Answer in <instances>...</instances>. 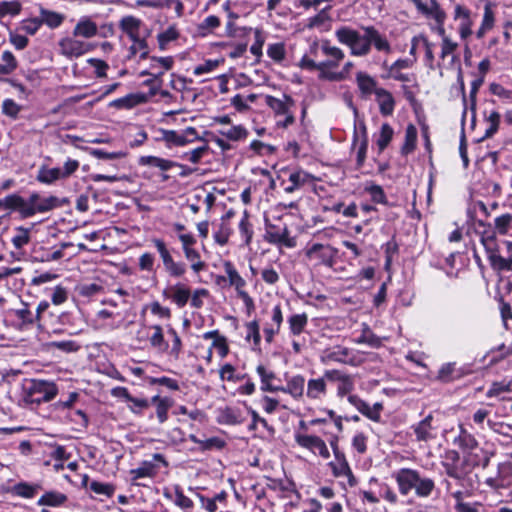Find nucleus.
<instances>
[{"label": "nucleus", "instance_id": "obj_1", "mask_svg": "<svg viewBox=\"0 0 512 512\" xmlns=\"http://www.w3.org/2000/svg\"><path fill=\"white\" fill-rule=\"evenodd\" d=\"M361 35L349 26H341L334 32L337 41L350 48V54L356 57H365L370 54L372 47L384 54L392 53V46L385 34L374 26L362 27Z\"/></svg>", "mask_w": 512, "mask_h": 512}, {"label": "nucleus", "instance_id": "obj_2", "mask_svg": "<svg viewBox=\"0 0 512 512\" xmlns=\"http://www.w3.org/2000/svg\"><path fill=\"white\" fill-rule=\"evenodd\" d=\"M112 395L116 397H124L126 401L133 404L131 407L135 413H140L143 409L153 404L156 407V416L160 424L168 420V411L174 405V400L170 397L153 396L150 400L146 398H136L129 394L128 390L123 386H115L112 389Z\"/></svg>", "mask_w": 512, "mask_h": 512}, {"label": "nucleus", "instance_id": "obj_3", "mask_svg": "<svg viewBox=\"0 0 512 512\" xmlns=\"http://www.w3.org/2000/svg\"><path fill=\"white\" fill-rule=\"evenodd\" d=\"M487 254V259L491 267L498 272H512V242L506 241V246L509 252L507 258L499 254L497 238L495 233L491 231H484L480 239Z\"/></svg>", "mask_w": 512, "mask_h": 512}, {"label": "nucleus", "instance_id": "obj_4", "mask_svg": "<svg viewBox=\"0 0 512 512\" xmlns=\"http://www.w3.org/2000/svg\"><path fill=\"white\" fill-rule=\"evenodd\" d=\"M319 48L326 57L325 60L320 61L321 79L328 81L327 75L336 74L335 69L338 68L340 63L344 60L345 53L341 48L331 45L329 40H323L320 46L317 42H314L311 45V53L314 54Z\"/></svg>", "mask_w": 512, "mask_h": 512}, {"label": "nucleus", "instance_id": "obj_5", "mask_svg": "<svg viewBox=\"0 0 512 512\" xmlns=\"http://www.w3.org/2000/svg\"><path fill=\"white\" fill-rule=\"evenodd\" d=\"M338 249L330 244L311 243L305 248V257L315 267L333 268L337 263Z\"/></svg>", "mask_w": 512, "mask_h": 512}, {"label": "nucleus", "instance_id": "obj_6", "mask_svg": "<svg viewBox=\"0 0 512 512\" xmlns=\"http://www.w3.org/2000/svg\"><path fill=\"white\" fill-rule=\"evenodd\" d=\"M50 304L48 301H41L35 312H32L27 303H23L21 308L15 310L14 314L16 318L21 322L24 326H32L34 324L37 325L39 330H43L46 328V312L49 309Z\"/></svg>", "mask_w": 512, "mask_h": 512}, {"label": "nucleus", "instance_id": "obj_7", "mask_svg": "<svg viewBox=\"0 0 512 512\" xmlns=\"http://www.w3.org/2000/svg\"><path fill=\"white\" fill-rule=\"evenodd\" d=\"M151 242L156 248L162 260L164 270L168 273V275L173 278L182 277L187 271L186 264L184 262H177L174 260L168 246L163 239L153 238Z\"/></svg>", "mask_w": 512, "mask_h": 512}, {"label": "nucleus", "instance_id": "obj_8", "mask_svg": "<svg viewBox=\"0 0 512 512\" xmlns=\"http://www.w3.org/2000/svg\"><path fill=\"white\" fill-rule=\"evenodd\" d=\"M215 421L219 425L237 426L243 424L248 418L247 406H223L214 411Z\"/></svg>", "mask_w": 512, "mask_h": 512}, {"label": "nucleus", "instance_id": "obj_9", "mask_svg": "<svg viewBox=\"0 0 512 512\" xmlns=\"http://www.w3.org/2000/svg\"><path fill=\"white\" fill-rule=\"evenodd\" d=\"M265 240L271 244L284 245L288 248L295 246V240L289 237V230L286 224H272L265 220Z\"/></svg>", "mask_w": 512, "mask_h": 512}, {"label": "nucleus", "instance_id": "obj_10", "mask_svg": "<svg viewBox=\"0 0 512 512\" xmlns=\"http://www.w3.org/2000/svg\"><path fill=\"white\" fill-rule=\"evenodd\" d=\"M57 386H23V400L28 404L39 405L49 402L57 395Z\"/></svg>", "mask_w": 512, "mask_h": 512}, {"label": "nucleus", "instance_id": "obj_11", "mask_svg": "<svg viewBox=\"0 0 512 512\" xmlns=\"http://www.w3.org/2000/svg\"><path fill=\"white\" fill-rule=\"evenodd\" d=\"M327 360L337 361L344 364H349L352 366H358L363 361V356L358 351L343 347V346H334L325 351V356Z\"/></svg>", "mask_w": 512, "mask_h": 512}, {"label": "nucleus", "instance_id": "obj_12", "mask_svg": "<svg viewBox=\"0 0 512 512\" xmlns=\"http://www.w3.org/2000/svg\"><path fill=\"white\" fill-rule=\"evenodd\" d=\"M60 53L67 58H78L91 50V45L87 42L73 37L62 38L59 43Z\"/></svg>", "mask_w": 512, "mask_h": 512}, {"label": "nucleus", "instance_id": "obj_13", "mask_svg": "<svg viewBox=\"0 0 512 512\" xmlns=\"http://www.w3.org/2000/svg\"><path fill=\"white\" fill-rule=\"evenodd\" d=\"M475 18L476 15L473 16L468 8L462 5L455 6L453 19L458 23V33L462 40H466L472 35Z\"/></svg>", "mask_w": 512, "mask_h": 512}, {"label": "nucleus", "instance_id": "obj_14", "mask_svg": "<svg viewBox=\"0 0 512 512\" xmlns=\"http://www.w3.org/2000/svg\"><path fill=\"white\" fill-rule=\"evenodd\" d=\"M295 441L299 446L306 448L313 453L318 452V454L324 459L330 458V452L327 445L319 436L307 435L297 431L295 433Z\"/></svg>", "mask_w": 512, "mask_h": 512}, {"label": "nucleus", "instance_id": "obj_15", "mask_svg": "<svg viewBox=\"0 0 512 512\" xmlns=\"http://www.w3.org/2000/svg\"><path fill=\"white\" fill-rule=\"evenodd\" d=\"M162 295L164 298L171 300L178 308H183L190 299L191 290L184 283L178 282L165 288Z\"/></svg>", "mask_w": 512, "mask_h": 512}, {"label": "nucleus", "instance_id": "obj_16", "mask_svg": "<svg viewBox=\"0 0 512 512\" xmlns=\"http://www.w3.org/2000/svg\"><path fill=\"white\" fill-rule=\"evenodd\" d=\"M163 139L174 146H185L198 139L197 131L193 127H187L182 131L164 130Z\"/></svg>", "mask_w": 512, "mask_h": 512}, {"label": "nucleus", "instance_id": "obj_17", "mask_svg": "<svg viewBox=\"0 0 512 512\" xmlns=\"http://www.w3.org/2000/svg\"><path fill=\"white\" fill-rule=\"evenodd\" d=\"M265 104L273 111L276 117H279L292 112L295 100L288 94H283L281 98L266 95Z\"/></svg>", "mask_w": 512, "mask_h": 512}, {"label": "nucleus", "instance_id": "obj_18", "mask_svg": "<svg viewBox=\"0 0 512 512\" xmlns=\"http://www.w3.org/2000/svg\"><path fill=\"white\" fill-rule=\"evenodd\" d=\"M418 471L402 468L395 475L399 491L402 495H407L412 489H415L418 480Z\"/></svg>", "mask_w": 512, "mask_h": 512}, {"label": "nucleus", "instance_id": "obj_19", "mask_svg": "<svg viewBox=\"0 0 512 512\" xmlns=\"http://www.w3.org/2000/svg\"><path fill=\"white\" fill-rule=\"evenodd\" d=\"M433 416L432 414L427 415L423 420L411 426L414 431L417 441L427 442L436 437L434 428L432 426Z\"/></svg>", "mask_w": 512, "mask_h": 512}, {"label": "nucleus", "instance_id": "obj_20", "mask_svg": "<svg viewBox=\"0 0 512 512\" xmlns=\"http://www.w3.org/2000/svg\"><path fill=\"white\" fill-rule=\"evenodd\" d=\"M223 269L228 276V287H233L236 290L237 296L245 292L246 280L239 274L234 264L230 261H225Z\"/></svg>", "mask_w": 512, "mask_h": 512}, {"label": "nucleus", "instance_id": "obj_21", "mask_svg": "<svg viewBox=\"0 0 512 512\" xmlns=\"http://www.w3.org/2000/svg\"><path fill=\"white\" fill-rule=\"evenodd\" d=\"M375 100L379 106V112L382 116H391L395 109V99L392 93L385 88L376 90Z\"/></svg>", "mask_w": 512, "mask_h": 512}, {"label": "nucleus", "instance_id": "obj_22", "mask_svg": "<svg viewBox=\"0 0 512 512\" xmlns=\"http://www.w3.org/2000/svg\"><path fill=\"white\" fill-rule=\"evenodd\" d=\"M135 5L155 9L174 6L177 17H181L184 12V5L180 0H136Z\"/></svg>", "mask_w": 512, "mask_h": 512}, {"label": "nucleus", "instance_id": "obj_23", "mask_svg": "<svg viewBox=\"0 0 512 512\" xmlns=\"http://www.w3.org/2000/svg\"><path fill=\"white\" fill-rule=\"evenodd\" d=\"M356 84L362 96L368 97L376 94V90L380 89L374 77L366 72L359 71L356 74Z\"/></svg>", "mask_w": 512, "mask_h": 512}, {"label": "nucleus", "instance_id": "obj_24", "mask_svg": "<svg viewBox=\"0 0 512 512\" xmlns=\"http://www.w3.org/2000/svg\"><path fill=\"white\" fill-rule=\"evenodd\" d=\"M188 439L198 445L201 452L222 450L226 446V441L220 437L214 436L208 439H200L194 434H190Z\"/></svg>", "mask_w": 512, "mask_h": 512}, {"label": "nucleus", "instance_id": "obj_25", "mask_svg": "<svg viewBox=\"0 0 512 512\" xmlns=\"http://www.w3.org/2000/svg\"><path fill=\"white\" fill-rule=\"evenodd\" d=\"M143 22L141 19L132 15L124 16L119 21V28L125 33L129 39H136L140 36V28Z\"/></svg>", "mask_w": 512, "mask_h": 512}, {"label": "nucleus", "instance_id": "obj_26", "mask_svg": "<svg viewBox=\"0 0 512 512\" xmlns=\"http://www.w3.org/2000/svg\"><path fill=\"white\" fill-rule=\"evenodd\" d=\"M463 374V368H457L456 363L449 362L441 366L436 379L441 382H453L459 380Z\"/></svg>", "mask_w": 512, "mask_h": 512}, {"label": "nucleus", "instance_id": "obj_27", "mask_svg": "<svg viewBox=\"0 0 512 512\" xmlns=\"http://www.w3.org/2000/svg\"><path fill=\"white\" fill-rule=\"evenodd\" d=\"M157 472L158 465L156 463L153 461H143L139 467L130 470V475L132 476L133 484L140 485L139 483L135 482L137 479L145 477L152 478L157 474Z\"/></svg>", "mask_w": 512, "mask_h": 512}, {"label": "nucleus", "instance_id": "obj_28", "mask_svg": "<svg viewBox=\"0 0 512 512\" xmlns=\"http://www.w3.org/2000/svg\"><path fill=\"white\" fill-rule=\"evenodd\" d=\"M36 179L40 183L51 185L58 180L64 179V177L61 172V168H50L46 165H42L37 172Z\"/></svg>", "mask_w": 512, "mask_h": 512}, {"label": "nucleus", "instance_id": "obj_29", "mask_svg": "<svg viewBox=\"0 0 512 512\" xmlns=\"http://www.w3.org/2000/svg\"><path fill=\"white\" fill-rule=\"evenodd\" d=\"M98 32V27L95 22L90 20L89 18H82L76 24L73 29V36L75 37H84V38H92L96 36Z\"/></svg>", "mask_w": 512, "mask_h": 512}, {"label": "nucleus", "instance_id": "obj_30", "mask_svg": "<svg viewBox=\"0 0 512 512\" xmlns=\"http://www.w3.org/2000/svg\"><path fill=\"white\" fill-rule=\"evenodd\" d=\"M39 18L42 25L44 24L51 29H55L62 25L65 16L61 13L41 8Z\"/></svg>", "mask_w": 512, "mask_h": 512}, {"label": "nucleus", "instance_id": "obj_31", "mask_svg": "<svg viewBox=\"0 0 512 512\" xmlns=\"http://www.w3.org/2000/svg\"><path fill=\"white\" fill-rule=\"evenodd\" d=\"M501 115L499 112L495 110L484 111V120L487 124V128L485 129L483 139H488L494 136V134L498 131L500 125Z\"/></svg>", "mask_w": 512, "mask_h": 512}, {"label": "nucleus", "instance_id": "obj_32", "mask_svg": "<svg viewBox=\"0 0 512 512\" xmlns=\"http://www.w3.org/2000/svg\"><path fill=\"white\" fill-rule=\"evenodd\" d=\"M144 100L145 97L141 94H128L124 97L111 101L109 106L117 109H131L142 103Z\"/></svg>", "mask_w": 512, "mask_h": 512}, {"label": "nucleus", "instance_id": "obj_33", "mask_svg": "<svg viewBox=\"0 0 512 512\" xmlns=\"http://www.w3.org/2000/svg\"><path fill=\"white\" fill-rule=\"evenodd\" d=\"M31 202L35 204L39 213L48 212L60 205L59 199L55 196L41 198L37 193L31 195Z\"/></svg>", "mask_w": 512, "mask_h": 512}, {"label": "nucleus", "instance_id": "obj_34", "mask_svg": "<svg viewBox=\"0 0 512 512\" xmlns=\"http://www.w3.org/2000/svg\"><path fill=\"white\" fill-rule=\"evenodd\" d=\"M488 227L489 229L487 231L494 232L495 235H508L512 229V214L505 213L496 217L494 220V229H491L490 225H488Z\"/></svg>", "mask_w": 512, "mask_h": 512}, {"label": "nucleus", "instance_id": "obj_35", "mask_svg": "<svg viewBox=\"0 0 512 512\" xmlns=\"http://www.w3.org/2000/svg\"><path fill=\"white\" fill-rule=\"evenodd\" d=\"M138 163L141 166L159 168L161 171H168L175 165V163L171 160L156 156H141L138 160Z\"/></svg>", "mask_w": 512, "mask_h": 512}, {"label": "nucleus", "instance_id": "obj_36", "mask_svg": "<svg viewBox=\"0 0 512 512\" xmlns=\"http://www.w3.org/2000/svg\"><path fill=\"white\" fill-rule=\"evenodd\" d=\"M67 501V496L58 491H49L44 493L38 500L39 506L58 507Z\"/></svg>", "mask_w": 512, "mask_h": 512}, {"label": "nucleus", "instance_id": "obj_37", "mask_svg": "<svg viewBox=\"0 0 512 512\" xmlns=\"http://www.w3.org/2000/svg\"><path fill=\"white\" fill-rule=\"evenodd\" d=\"M238 231L241 240L245 246H249L253 238V226L249 221V215L247 211L243 212V215L238 224Z\"/></svg>", "mask_w": 512, "mask_h": 512}, {"label": "nucleus", "instance_id": "obj_38", "mask_svg": "<svg viewBox=\"0 0 512 512\" xmlns=\"http://www.w3.org/2000/svg\"><path fill=\"white\" fill-rule=\"evenodd\" d=\"M232 233V228L228 223L227 219L222 217L221 222L213 232V238L215 242L221 246L228 243L229 237Z\"/></svg>", "mask_w": 512, "mask_h": 512}, {"label": "nucleus", "instance_id": "obj_39", "mask_svg": "<svg viewBox=\"0 0 512 512\" xmlns=\"http://www.w3.org/2000/svg\"><path fill=\"white\" fill-rule=\"evenodd\" d=\"M425 16L435 20L436 25L432 29L441 37V39L448 38L444 28L446 13L441 7H436L434 11L426 14Z\"/></svg>", "mask_w": 512, "mask_h": 512}, {"label": "nucleus", "instance_id": "obj_40", "mask_svg": "<svg viewBox=\"0 0 512 512\" xmlns=\"http://www.w3.org/2000/svg\"><path fill=\"white\" fill-rule=\"evenodd\" d=\"M183 254L190 262V268L194 273H199L206 268V263L201 260L200 253L194 247L183 250Z\"/></svg>", "mask_w": 512, "mask_h": 512}, {"label": "nucleus", "instance_id": "obj_41", "mask_svg": "<svg viewBox=\"0 0 512 512\" xmlns=\"http://www.w3.org/2000/svg\"><path fill=\"white\" fill-rule=\"evenodd\" d=\"M497 475L500 480V486L507 489L512 486V462L506 461L498 464Z\"/></svg>", "mask_w": 512, "mask_h": 512}, {"label": "nucleus", "instance_id": "obj_42", "mask_svg": "<svg viewBox=\"0 0 512 512\" xmlns=\"http://www.w3.org/2000/svg\"><path fill=\"white\" fill-rule=\"evenodd\" d=\"M364 191L370 195L371 200L374 203L383 205L388 203L386 194L380 185L373 182H367L364 186Z\"/></svg>", "mask_w": 512, "mask_h": 512}, {"label": "nucleus", "instance_id": "obj_43", "mask_svg": "<svg viewBox=\"0 0 512 512\" xmlns=\"http://www.w3.org/2000/svg\"><path fill=\"white\" fill-rule=\"evenodd\" d=\"M394 131L393 128L388 123H383L381 125L379 134L376 139V145L378 147L379 153L383 152L389 143L392 140Z\"/></svg>", "mask_w": 512, "mask_h": 512}, {"label": "nucleus", "instance_id": "obj_44", "mask_svg": "<svg viewBox=\"0 0 512 512\" xmlns=\"http://www.w3.org/2000/svg\"><path fill=\"white\" fill-rule=\"evenodd\" d=\"M261 388L265 392L290 394L294 399L302 397L304 393V386H261Z\"/></svg>", "mask_w": 512, "mask_h": 512}, {"label": "nucleus", "instance_id": "obj_45", "mask_svg": "<svg viewBox=\"0 0 512 512\" xmlns=\"http://www.w3.org/2000/svg\"><path fill=\"white\" fill-rule=\"evenodd\" d=\"M417 141V129L414 125L410 124L407 126L405 131V142L401 148V152L404 155L411 153L416 146Z\"/></svg>", "mask_w": 512, "mask_h": 512}, {"label": "nucleus", "instance_id": "obj_46", "mask_svg": "<svg viewBox=\"0 0 512 512\" xmlns=\"http://www.w3.org/2000/svg\"><path fill=\"white\" fill-rule=\"evenodd\" d=\"M219 133L231 141H240L247 138L249 132L242 125H235L226 130H220Z\"/></svg>", "mask_w": 512, "mask_h": 512}, {"label": "nucleus", "instance_id": "obj_47", "mask_svg": "<svg viewBox=\"0 0 512 512\" xmlns=\"http://www.w3.org/2000/svg\"><path fill=\"white\" fill-rule=\"evenodd\" d=\"M435 488V483L430 478H421L418 473V480L415 486V493L418 497H429Z\"/></svg>", "mask_w": 512, "mask_h": 512}, {"label": "nucleus", "instance_id": "obj_48", "mask_svg": "<svg viewBox=\"0 0 512 512\" xmlns=\"http://www.w3.org/2000/svg\"><path fill=\"white\" fill-rule=\"evenodd\" d=\"M308 317L305 313L302 314H294L289 317L288 323L290 331L293 335H299L303 332L305 326L307 325Z\"/></svg>", "mask_w": 512, "mask_h": 512}, {"label": "nucleus", "instance_id": "obj_49", "mask_svg": "<svg viewBox=\"0 0 512 512\" xmlns=\"http://www.w3.org/2000/svg\"><path fill=\"white\" fill-rule=\"evenodd\" d=\"M14 232L11 242L16 249H22L30 242V229L16 227Z\"/></svg>", "mask_w": 512, "mask_h": 512}, {"label": "nucleus", "instance_id": "obj_50", "mask_svg": "<svg viewBox=\"0 0 512 512\" xmlns=\"http://www.w3.org/2000/svg\"><path fill=\"white\" fill-rule=\"evenodd\" d=\"M152 329L154 332L149 339L150 344L161 351L167 350L169 345L164 339L162 327L160 325H154Z\"/></svg>", "mask_w": 512, "mask_h": 512}, {"label": "nucleus", "instance_id": "obj_51", "mask_svg": "<svg viewBox=\"0 0 512 512\" xmlns=\"http://www.w3.org/2000/svg\"><path fill=\"white\" fill-rule=\"evenodd\" d=\"M221 22L219 17L215 15H210L206 17L199 25H198V32L201 36H206L210 32H212L214 29L218 28L220 26Z\"/></svg>", "mask_w": 512, "mask_h": 512}, {"label": "nucleus", "instance_id": "obj_52", "mask_svg": "<svg viewBox=\"0 0 512 512\" xmlns=\"http://www.w3.org/2000/svg\"><path fill=\"white\" fill-rule=\"evenodd\" d=\"M104 287L101 283L91 282V283H83L78 286V293L83 297H93L100 293H102Z\"/></svg>", "mask_w": 512, "mask_h": 512}, {"label": "nucleus", "instance_id": "obj_53", "mask_svg": "<svg viewBox=\"0 0 512 512\" xmlns=\"http://www.w3.org/2000/svg\"><path fill=\"white\" fill-rule=\"evenodd\" d=\"M130 40L133 42L129 48L130 56H135L137 53H140V58L145 59L149 53L147 41L140 36Z\"/></svg>", "mask_w": 512, "mask_h": 512}, {"label": "nucleus", "instance_id": "obj_54", "mask_svg": "<svg viewBox=\"0 0 512 512\" xmlns=\"http://www.w3.org/2000/svg\"><path fill=\"white\" fill-rule=\"evenodd\" d=\"M178 37L179 32L177 31L176 27H168L165 31L159 33L157 36L159 48L164 50L169 42L176 40Z\"/></svg>", "mask_w": 512, "mask_h": 512}, {"label": "nucleus", "instance_id": "obj_55", "mask_svg": "<svg viewBox=\"0 0 512 512\" xmlns=\"http://www.w3.org/2000/svg\"><path fill=\"white\" fill-rule=\"evenodd\" d=\"M23 200L21 196L17 194H10L0 199V209L4 210H19L20 206L23 205Z\"/></svg>", "mask_w": 512, "mask_h": 512}, {"label": "nucleus", "instance_id": "obj_56", "mask_svg": "<svg viewBox=\"0 0 512 512\" xmlns=\"http://www.w3.org/2000/svg\"><path fill=\"white\" fill-rule=\"evenodd\" d=\"M358 344H367L373 348H378L382 345V340L372 333L369 328L363 330L361 336L356 340Z\"/></svg>", "mask_w": 512, "mask_h": 512}, {"label": "nucleus", "instance_id": "obj_57", "mask_svg": "<svg viewBox=\"0 0 512 512\" xmlns=\"http://www.w3.org/2000/svg\"><path fill=\"white\" fill-rule=\"evenodd\" d=\"M21 111V106L17 104L13 99L7 98L2 102V113L15 120Z\"/></svg>", "mask_w": 512, "mask_h": 512}, {"label": "nucleus", "instance_id": "obj_58", "mask_svg": "<svg viewBox=\"0 0 512 512\" xmlns=\"http://www.w3.org/2000/svg\"><path fill=\"white\" fill-rule=\"evenodd\" d=\"M21 11V4L18 1H2L0 2V18L7 15L15 16Z\"/></svg>", "mask_w": 512, "mask_h": 512}, {"label": "nucleus", "instance_id": "obj_59", "mask_svg": "<svg viewBox=\"0 0 512 512\" xmlns=\"http://www.w3.org/2000/svg\"><path fill=\"white\" fill-rule=\"evenodd\" d=\"M38 488V485H31L26 482H21L14 486V492L16 495L23 498H33Z\"/></svg>", "mask_w": 512, "mask_h": 512}, {"label": "nucleus", "instance_id": "obj_60", "mask_svg": "<svg viewBox=\"0 0 512 512\" xmlns=\"http://www.w3.org/2000/svg\"><path fill=\"white\" fill-rule=\"evenodd\" d=\"M46 314V327L48 325H50L53 329L52 331L54 333H57L59 330L54 328V326H56L57 324H65V322L68 320V317H69V314L67 312H62L61 314L59 315H55L53 312L51 311H48L45 313Z\"/></svg>", "mask_w": 512, "mask_h": 512}, {"label": "nucleus", "instance_id": "obj_61", "mask_svg": "<svg viewBox=\"0 0 512 512\" xmlns=\"http://www.w3.org/2000/svg\"><path fill=\"white\" fill-rule=\"evenodd\" d=\"M167 334L171 337L172 341L169 353L177 358L182 350L181 338L179 337L177 331L171 326L168 327Z\"/></svg>", "mask_w": 512, "mask_h": 512}, {"label": "nucleus", "instance_id": "obj_62", "mask_svg": "<svg viewBox=\"0 0 512 512\" xmlns=\"http://www.w3.org/2000/svg\"><path fill=\"white\" fill-rule=\"evenodd\" d=\"M314 180V177L302 170L292 172L289 175V182L294 183L298 188Z\"/></svg>", "mask_w": 512, "mask_h": 512}, {"label": "nucleus", "instance_id": "obj_63", "mask_svg": "<svg viewBox=\"0 0 512 512\" xmlns=\"http://www.w3.org/2000/svg\"><path fill=\"white\" fill-rule=\"evenodd\" d=\"M281 402H282V398L278 395L274 396V397L264 396L260 400L261 407L268 414L274 413L276 411L277 407L281 404Z\"/></svg>", "mask_w": 512, "mask_h": 512}, {"label": "nucleus", "instance_id": "obj_64", "mask_svg": "<svg viewBox=\"0 0 512 512\" xmlns=\"http://www.w3.org/2000/svg\"><path fill=\"white\" fill-rule=\"evenodd\" d=\"M89 489L96 494L105 495L107 497H111L115 490L111 484L98 481H92L89 485Z\"/></svg>", "mask_w": 512, "mask_h": 512}]
</instances>
